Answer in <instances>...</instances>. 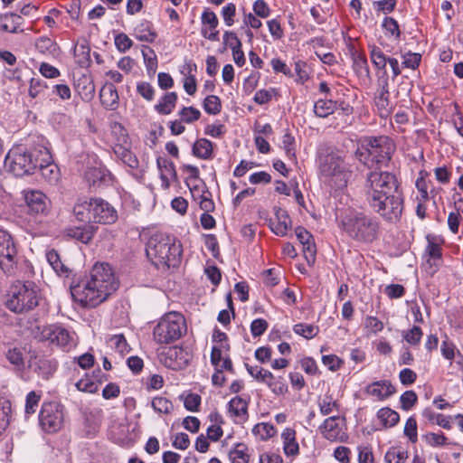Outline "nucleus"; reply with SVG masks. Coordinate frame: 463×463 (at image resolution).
<instances>
[{"label": "nucleus", "instance_id": "nucleus-1", "mask_svg": "<svg viewBox=\"0 0 463 463\" xmlns=\"http://www.w3.org/2000/svg\"><path fill=\"white\" fill-rule=\"evenodd\" d=\"M364 202L385 222L398 223L404 210V194L397 175L390 171L370 170L364 184Z\"/></svg>", "mask_w": 463, "mask_h": 463}, {"label": "nucleus", "instance_id": "nucleus-2", "mask_svg": "<svg viewBox=\"0 0 463 463\" xmlns=\"http://www.w3.org/2000/svg\"><path fill=\"white\" fill-rule=\"evenodd\" d=\"M70 288L75 302L83 307H96L117 290L118 282L109 264L97 263L89 277L74 279Z\"/></svg>", "mask_w": 463, "mask_h": 463}, {"label": "nucleus", "instance_id": "nucleus-3", "mask_svg": "<svg viewBox=\"0 0 463 463\" xmlns=\"http://www.w3.org/2000/svg\"><path fill=\"white\" fill-rule=\"evenodd\" d=\"M338 227L351 240L361 244H372L381 235V222L377 217L349 209L339 216Z\"/></svg>", "mask_w": 463, "mask_h": 463}, {"label": "nucleus", "instance_id": "nucleus-4", "mask_svg": "<svg viewBox=\"0 0 463 463\" xmlns=\"http://www.w3.org/2000/svg\"><path fill=\"white\" fill-rule=\"evenodd\" d=\"M317 163L319 178L326 184L335 190L347 186L353 171L337 150L329 146L320 148Z\"/></svg>", "mask_w": 463, "mask_h": 463}, {"label": "nucleus", "instance_id": "nucleus-5", "mask_svg": "<svg viewBox=\"0 0 463 463\" xmlns=\"http://www.w3.org/2000/svg\"><path fill=\"white\" fill-rule=\"evenodd\" d=\"M146 254L157 269L167 270L179 266L183 247L181 242L174 237L156 232L148 239L146 244Z\"/></svg>", "mask_w": 463, "mask_h": 463}, {"label": "nucleus", "instance_id": "nucleus-6", "mask_svg": "<svg viewBox=\"0 0 463 463\" xmlns=\"http://www.w3.org/2000/svg\"><path fill=\"white\" fill-rule=\"evenodd\" d=\"M78 222L84 223L113 224L118 215L116 208L102 198L78 200L72 209Z\"/></svg>", "mask_w": 463, "mask_h": 463}, {"label": "nucleus", "instance_id": "nucleus-7", "mask_svg": "<svg viewBox=\"0 0 463 463\" xmlns=\"http://www.w3.org/2000/svg\"><path fill=\"white\" fill-rule=\"evenodd\" d=\"M362 147L365 152L357 149L355 152L357 158L362 161L363 157L370 156L372 162L377 165L374 170H382L383 166H387L396 149L395 143L387 136L366 137L363 141Z\"/></svg>", "mask_w": 463, "mask_h": 463}, {"label": "nucleus", "instance_id": "nucleus-8", "mask_svg": "<svg viewBox=\"0 0 463 463\" xmlns=\"http://www.w3.org/2000/svg\"><path fill=\"white\" fill-rule=\"evenodd\" d=\"M40 300L37 286L32 282L17 283L11 288L6 307L16 314L33 310Z\"/></svg>", "mask_w": 463, "mask_h": 463}, {"label": "nucleus", "instance_id": "nucleus-9", "mask_svg": "<svg viewBox=\"0 0 463 463\" xmlns=\"http://www.w3.org/2000/svg\"><path fill=\"white\" fill-rule=\"evenodd\" d=\"M39 156V148L27 150L24 146H17L7 153L5 166L18 177L33 175L37 169Z\"/></svg>", "mask_w": 463, "mask_h": 463}, {"label": "nucleus", "instance_id": "nucleus-10", "mask_svg": "<svg viewBox=\"0 0 463 463\" xmlns=\"http://www.w3.org/2000/svg\"><path fill=\"white\" fill-rule=\"evenodd\" d=\"M184 316L178 312L165 314L155 326L154 339L159 344H170L178 340L186 332Z\"/></svg>", "mask_w": 463, "mask_h": 463}, {"label": "nucleus", "instance_id": "nucleus-11", "mask_svg": "<svg viewBox=\"0 0 463 463\" xmlns=\"http://www.w3.org/2000/svg\"><path fill=\"white\" fill-rule=\"evenodd\" d=\"M18 264V253L11 234L0 229V269L8 275L15 274Z\"/></svg>", "mask_w": 463, "mask_h": 463}, {"label": "nucleus", "instance_id": "nucleus-12", "mask_svg": "<svg viewBox=\"0 0 463 463\" xmlns=\"http://www.w3.org/2000/svg\"><path fill=\"white\" fill-rule=\"evenodd\" d=\"M63 406L57 402H43L39 413V422L43 431L53 434L63 424Z\"/></svg>", "mask_w": 463, "mask_h": 463}, {"label": "nucleus", "instance_id": "nucleus-13", "mask_svg": "<svg viewBox=\"0 0 463 463\" xmlns=\"http://www.w3.org/2000/svg\"><path fill=\"white\" fill-rule=\"evenodd\" d=\"M41 335L43 340L49 341L50 344L56 345L66 352L76 345L73 335L68 329L59 325L45 326Z\"/></svg>", "mask_w": 463, "mask_h": 463}, {"label": "nucleus", "instance_id": "nucleus-14", "mask_svg": "<svg viewBox=\"0 0 463 463\" xmlns=\"http://www.w3.org/2000/svg\"><path fill=\"white\" fill-rule=\"evenodd\" d=\"M40 156L37 162V169L41 172L42 176L50 184H56L60 178V169L53 163L49 149L41 145L39 146Z\"/></svg>", "mask_w": 463, "mask_h": 463}, {"label": "nucleus", "instance_id": "nucleus-15", "mask_svg": "<svg viewBox=\"0 0 463 463\" xmlns=\"http://www.w3.org/2000/svg\"><path fill=\"white\" fill-rule=\"evenodd\" d=\"M192 354L183 347L172 346L161 354L165 365L172 370H182L189 365Z\"/></svg>", "mask_w": 463, "mask_h": 463}, {"label": "nucleus", "instance_id": "nucleus-16", "mask_svg": "<svg viewBox=\"0 0 463 463\" xmlns=\"http://www.w3.org/2000/svg\"><path fill=\"white\" fill-rule=\"evenodd\" d=\"M24 200L28 207V213L31 215L46 216L51 209V201L39 190H30L25 192Z\"/></svg>", "mask_w": 463, "mask_h": 463}, {"label": "nucleus", "instance_id": "nucleus-17", "mask_svg": "<svg viewBox=\"0 0 463 463\" xmlns=\"http://www.w3.org/2000/svg\"><path fill=\"white\" fill-rule=\"evenodd\" d=\"M369 49L371 61L377 70L385 71L386 64L389 63L392 71V80L402 73V64L400 65L396 58L388 57L383 50L375 44L369 45Z\"/></svg>", "mask_w": 463, "mask_h": 463}, {"label": "nucleus", "instance_id": "nucleus-18", "mask_svg": "<svg viewBox=\"0 0 463 463\" xmlns=\"http://www.w3.org/2000/svg\"><path fill=\"white\" fill-rule=\"evenodd\" d=\"M428 244L425 249L426 269L429 273L433 274L442 263L441 244L433 236H427Z\"/></svg>", "mask_w": 463, "mask_h": 463}, {"label": "nucleus", "instance_id": "nucleus-19", "mask_svg": "<svg viewBox=\"0 0 463 463\" xmlns=\"http://www.w3.org/2000/svg\"><path fill=\"white\" fill-rule=\"evenodd\" d=\"M30 367L33 371L42 377L43 380H49L58 368V362L54 358H50L44 355L35 356L31 361Z\"/></svg>", "mask_w": 463, "mask_h": 463}, {"label": "nucleus", "instance_id": "nucleus-20", "mask_svg": "<svg viewBox=\"0 0 463 463\" xmlns=\"http://www.w3.org/2000/svg\"><path fill=\"white\" fill-rule=\"evenodd\" d=\"M396 392V388L389 380L375 381L365 387V393L384 401Z\"/></svg>", "mask_w": 463, "mask_h": 463}, {"label": "nucleus", "instance_id": "nucleus-21", "mask_svg": "<svg viewBox=\"0 0 463 463\" xmlns=\"http://www.w3.org/2000/svg\"><path fill=\"white\" fill-rule=\"evenodd\" d=\"M74 89L85 102H90L95 96V85L90 75L80 74L74 80Z\"/></svg>", "mask_w": 463, "mask_h": 463}, {"label": "nucleus", "instance_id": "nucleus-22", "mask_svg": "<svg viewBox=\"0 0 463 463\" xmlns=\"http://www.w3.org/2000/svg\"><path fill=\"white\" fill-rule=\"evenodd\" d=\"M202 24L208 25V29L201 30L202 35L213 42L219 41V31L216 30L219 21L214 12L205 9L202 14Z\"/></svg>", "mask_w": 463, "mask_h": 463}, {"label": "nucleus", "instance_id": "nucleus-23", "mask_svg": "<svg viewBox=\"0 0 463 463\" xmlns=\"http://www.w3.org/2000/svg\"><path fill=\"white\" fill-rule=\"evenodd\" d=\"M97 227L90 223H85L83 226H72L65 230V234L71 239H74L81 243H89L96 233Z\"/></svg>", "mask_w": 463, "mask_h": 463}, {"label": "nucleus", "instance_id": "nucleus-24", "mask_svg": "<svg viewBox=\"0 0 463 463\" xmlns=\"http://www.w3.org/2000/svg\"><path fill=\"white\" fill-rule=\"evenodd\" d=\"M276 221L270 220L269 228L278 236H285L291 228V220L286 210L277 208L275 211Z\"/></svg>", "mask_w": 463, "mask_h": 463}, {"label": "nucleus", "instance_id": "nucleus-25", "mask_svg": "<svg viewBox=\"0 0 463 463\" xmlns=\"http://www.w3.org/2000/svg\"><path fill=\"white\" fill-rule=\"evenodd\" d=\"M391 93L375 92L373 104L381 118L386 119L393 111V104L390 99Z\"/></svg>", "mask_w": 463, "mask_h": 463}, {"label": "nucleus", "instance_id": "nucleus-26", "mask_svg": "<svg viewBox=\"0 0 463 463\" xmlns=\"http://www.w3.org/2000/svg\"><path fill=\"white\" fill-rule=\"evenodd\" d=\"M134 36L140 42L153 43L157 33L151 21L143 20L134 28Z\"/></svg>", "mask_w": 463, "mask_h": 463}, {"label": "nucleus", "instance_id": "nucleus-27", "mask_svg": "<svg viewBox=\"0 0 463 463\" xmlns=\"http://www.w3.org/2000/svg\"><path fill=\"white\" fill-rule=\"evenodd\" d=\"M178 101V95L175 91L165 92L154 106L155 110L160 115L171 114Z\"/></svg>", "mask_w": 463, "mask_h": 463}, {"label": "nucleus", "instance_id": "nucleus-28", "mask_svg": "<svg viewBox=\"0 0 463 463\" xmlns=\"http://www.w3.org/2000/svg\"><path fill=\"white\" fill-rule=\"evenodd\" d=\"M75 62L81 68H88L90 63V47L87 40L78 42L73 50Z\"/></svg>", "mask_w": 463, "mask_h": 463}, {"label": "nucleus", "instance_id": "nucleus-29", "mask_svg": "<svg viewBox=\"0 0 463 463\" xmlns=\"http://www.w3.org/2000/svg\"><path fill=\"white\" fill-rule=\"evenodd\" d=\"M0 20L5 21L0 24V29L2 31L12 33L23 32V29L19 30L20 26L24 23L21 15L14 13L1 14Z\"/></svg>", "mask_w": 463, "mask_h": 463}, {"label": "nucleus", "instance_id": "nucleus-30", "mask_svg": "<svg viewBox=\"0 0 463 463\" xmlns=\"http://www.w3.org/2000/svg\"><path fill=\"white\" fill-rule=\"evenodd\" d=\"M102 105L109 109H114L118 104V94L113 83H106L99 91Z\"/></svg>", "mask_w": 463, "mask_h": 463}, {"label": "nucleus", "instance_id": "nucleus-31", "mask_svg": "<svg viewBox=\"0 0 463 463\" xmlns=\"http://www.w3.org/2000/svg\"><path fill=\"white\" fill-rule=\"evenodd\" d=\"M353 69L356 76L364 83L371 81V72L364 52L352 58Z\"/></svg>", "mask_w": 463, "mask_h": 463}, {"label": "nucleus", "instance_id": "nucleus-32", "mask_svg": "<svg viewBox=\"0 0 463 463\" xmlns=\"http://www.w3.org/2000/svg\"><path fill=\"white\" fill-rule=\"evenodd\" d=\"M193 155L200 159H212L213 156V143L207 138L197 139L192 147Z\"/></svg>", "mask_w": 463, "mask_h": 463}, {"label": "nucleus", "instance_id": "nucleus-33", "mask_svg": "<svg viewBox=\"0 0 463 463\" xmlns=\"http://www.w3.org/2000/svg\"><path fill=\"white\" fill-rule=\"evenodd\" d=\"M338 100L320 99L314 104V113L318 118H326L337 109Z\"/></svg>", "mask_w": 463, "mask_h": 463}, {"label": "nucleus", "instance_id": "nucleus-34", "mask_svg": "<svg viewBox=\"0 0 463 463\" xmlns=\"http://www.w3.org/2000/svg\"><path fill=\"white\" fill-rule=\"evenodd\" d=\"M113 151L117 157L130 168L136 169L138 167V160L129 149L122 145H116L113 147Z\"/></svg>", "mask_w": 463, "mask_h": 463}, {"label": "nucleus", "instance_id": "nucleus-35", "mask_svg": "<svg viewBox=\"0 0 463 463\" xmlns=\"http://www.w3.org/2000/svg\"><path fill=\"white\" fill-rule=\"evenodd\" d=\"M46 259L56 273L69 277L71 270L61 262L60 255L55 250H48Z\"/></svg>", "mask_w": 463, "mask_h": 463}, {"label": "nucleus", "instance_id": "nucleus-36", "mask_svg": "<svg viewBox=\"0 0 463 463\" xmlns=\"http://www.w3.org/2000/svg\"><path fill=\"white\" fill-rule=\"evenodd\" d=\"M141 52L147 73L154 74L157 69V57L155 51L147 45H143Z\"/></svg>", "mask_w": 463, "mask_h": 463}, {"label": "nucleus", "instance_id": "nucleus-37", "mask_svg": "<svg viewBox=\"0 0 463 463\" xmlns=\"http://www.w3.org/2000/svg\"><path fill=\"white\" fill-rule=\"evenodd\" d=\"M156 165L160 175H169L174 182H178L177 173L174 162L166 157L159 156Z\"/></svg>", "mask_w": 463, "mask_h": 463}, {"label": "nucleus", "instance_id": "nucleus-38", "mask_svg": "<svg viewBox=\"0 0 463 463\" xmlns=\"http://www.w3.org/2000/svg\"><path fill=\"white\" fill-rule=\"evenodd\" d=\"M377 417L381 420L383 426L385 428L394 426L400 420L399 414L390 408H383L379 410L377 412Z\"/></svg>", "mask_w": 463, "mask_h": 463}, {"label": "nucleus", "instance_id": "nucleus-39", "mask_svg": "<svg viewBox=\"0 0 463 463\" xmlns=\"http://www.w3.org/2000/svg\"><path fill=\"white\" fill-rule=\"evenodd\" d=\"M382 27L386 36L400 40L402 33L398 22L393 17L385 16L383 20Z\"/></svg>", "mask_w": 463, "mask_h": 463}, {"label": "nucleus", "instance_id": "nucleus-40", "mask_svg": "<svg viewBox=\"0 0 463 463\" xmlns=\"http://www.w3.org/2000/svg\"><path fill=\"white\" fill-rule=\"evenodd\" d=\"M35 48L43 54H54L59 49L57 43L46 36H41L36 40Z\"/></svg>", "mask_w": 463, "mask_h": 463}, {"label": "nucleus", "instance_id": "nucleus-41", "mask_svg": "<svg viewBox=\"0 0 463 463\" xmlns=\"http://www.w3.org/2000/svg\"><path fill=\"white\" fill-rule=\"evenodd\" d=\"M293 331L306 339H312L318 334L319 327L313 324L299 323L293 326Z\"/></svg>", "mask_w": 463, "mask_h": 463}, {"label": "nucleus", "instance_id": "nucleus-42", "mask_svg": "<svg viewBox=\"0 0 463 463\" xmlns=\"http://www.w3.org/2000/svg\"><path fill=\"white\" fill-rule=\"evenodd\" d=\"M457 423L460 428V430L463 431V415L458 414L454 418L450 416H445L441 413L439 414L438 419L436 420L435 425L440 426L443 429L449 430L452 427V424Z\"/></svg>", "mask_w": 463, "mask_h": 463}, {"label": "nucleus", "instance_id": "nucleus-43", "mask_svg": "<svg viewBox=\"0 0 463 463\" xmlns=\"http://www.w3.org/2000/svg\"><path fill=\"white\" fill-rule=\"evenodd\" d=\"M204 111L209 115H217L222 110L221 99L215 95H208L203 103Z\"/></svg>", "mask_w": 463, "mask_h": 463}, {"label": "nucleus", "instance_id": "nucleus-44", "mask_svg": "<svg viewBox=\"0 0 463 463\" xmlns=\"http://www.w3.org/2000/svg\"><path fill=\"white\" fill-rule=\"evenodd\" d=\"M185 184L194 200H197L199 197L205 196V194L212 195L207 189L205 183L202 179L199 181H185Z\"/></svg>", "mask_w": 463, "mask_h": 463}, {"label": "nucleus", "instance_id": "nucleus-45", "mask_svg": "<svg viewBox=\"0 0 463 463\" xmlns=\"http://www.w3.org/2000/svg\"><path fill=\"white\" fill-rule=\"evenodd\" d=\"M181 121L186 124H193L201 118V112L194 107H183L178 111Z\"/></svg>", "mask_w": 463, "mask_h": 463}, {"label": "nucleus", "instance_id": "nucleus-46", "mask_svg": "<svg viewBox=\"0 0 463 463\" xmlns=\"http://www.w3.org/2000/svg\"><path fill=\"white\" fill-rule=\"evenodd\" d=\"M282 145L285 150L286 156L290 160L296 159V141L295 137L290 134L289 130L287 129L282 137Z\"/></svg>", "mask_w": 463, "mask_h": 463}, {"label": "nucleus", "instance_id": "nucleus-47", "mask_svg": "<svg viewBox=\"0 0 463 463\" xmlns=\"http://www.w3.org/2000/svg\"><path fill=\"white\" fill-rule=\"evenodd\" d=\"M5 358L10 364L14 365L17 370L21 371L24 368V354L19 348L14 347L7 350L5 353Z\"/></svg>", "mask_w": 463, "mask_h": 463}, {"label": "nucleus", "instance_id": "nucleus-48", "mask_svg": "<svg viewBox=\"0 0 463 463\" xmlns=\"http://www.w3.org/2000/svg\"><path fill=\"white\" fill-rule=\"evenodd\" d=\"M75 386L79 391L89 393H95L99 390L97 383L92 380L89 373H85L84 377L79 380Z\"/></svg>", "mask_w": 463, "mask_h": 463}, {"label": "nucleus", "instance_id": "nucleus-49", "mask_svg": "<svg viewBox=\"0 0 463 463\" xmlns=\"http://www.w3.org/2000/svg\"><path fill=\"white\" fill-rule=\"evenodd\" d=\"M109 345L111 348H114L117 352L121 354L129 351V346L125 336L122 334L114 335L108 340Z\"/></svg>", "mask_w": 463, "mask_h": 463}, {"label": "nucleus", "instance_id": "nucleus-50", "mask_svg": "<svg viewBox=\"0 0 463 463\" xmlns=\"http://www.w3.org/2000/svg\"><path fill=\"white\" fill-rule=\"evenodd\" d=\"M208 418L211 421V425L207 428V434H223V430L222 429L223 420L222 415L218 411H212Z\"/></svg>", "mask_w": 463, "mask_h": 463}, {"label": "nucleus", "instance_id": "nucleus-51", "mask_svg": "<svg viewBox=\"0 0 463 463\" xmlns=\"http://www.w3.org/2000/svg\"><path fill=\"white\" fill-rule=\"evenodd\" d=\"M229 411L234 416H242L247 412V402L239 396L232 398L229 403Z\"/></svg>", "mask_w": 463, "mask_h": 463}, {"label": "nucleus", "instance_id": "nucleus-52", "mask_svg": "<svg viewBox=\"0 0 463 463\" xmlns=\"http://www.w3.org/2000/svg\"><path fill=\"white\" fill-rule=\"evenodd\" d=\"M402 68L416 70L421 61V55L417 52H408L407 53L402 54Z\"/></svg>", "mask_w": 463, "mask_h": 463}, {"label": "nucleus", "instance_id": "nucleus-53", "mask_svg": "<svg viewBox=\"0 0 463 463\" xmlns=\"http://www.w3.org/2000/svg\"><path fill=\"white\" fill-rule=\"evenodd\" d=\"M107 173L102 168H90L85 172L88 182L95 185L98 182H106Z\"/></svg>", "mask_w": 463, "mask_h": 463}, {"label": "nucleus", "instance_id": "nucleus-54", "mask_svg": "<svg viewBox=\"0 0 463 463\" xmlns=\"http://www.w3.org/2000/svg\"><path fill=\"white\" fill-rule=\"evenodd\" d=\"M114 43L118 51L121 53L127 52L133 45V41L124 33L115 35Z\"/></svg>", "mask_w": 463, "mask_h": 463}, {"label": "nucleus", "instance_id": "nucleus-55", "mask_svg": "<svg viewBox=\"0 0 463 463\" xmlns=\"http://www.w3.org/2000/svg\"><path fill=\"white\" fill-rule=\"evenodd\" d=\"M418 396L414 391H406L400 397L401 408L403 411H410L417 402Z\"/></svg>", "mask_w": 463, "mask_h": 463}, {"label": "nucleus", "instance_id": "nucleus-56", "mask_svg": "<svg viewBox=\"0 0 463 463\" xmlns=\"http://www.w3.org/2000/svg\"><path fill=\"white\" fill-rule=\"evenodd\" d=\"M153 409L159 413H169L173 409V403L165 397H156L152 400Z\"/></svg>", "mask_w": 463, "mask_h": 463}, {"label": "nucleus", "instance_id": "nucleus-57", "mask_svg": "<svg viewBox=\"0 0 463 463\" xmlns=\"http://www.w3.org/2000/svg\"><path fill=\"white\" fill-rule=\"evenodd\" d=\"M47 89V84L40 78H32L29 86V96L33 99L37 98Z\"/></svg>", "mask_w": 463, "mask_h": 463}, {"label": "nucleus", "instance_id": "nucleus-58", "mask_svg": "<svg viewBox=\"0 0 463 463\" xmlns=\"http://www.w3.org/2000/svg\"><path fill=\"white\" fill-rule=\"evenodd\" d=\"M246 448L243 444H237L234 450L231 451L230 457L232 463H248L249 455L245 452Z\"/></svg>", "mask_w": 463, "mask_h": 463}, {"label": "nucleus", "instance_id": "nucleus-59", "mask_svg": "<svg viewBox=\"0 0 463 463\" xmlns=\"http://www.w3.org/2000/svg\"><path fill=\"white\" fill-rule=\"evenodd\" d=\"M137 93L146 101H152L155 97L154 87L146 81H140L137 84Z\"/></svg>", "mask_w": 463, "mask_h": 463}, {"label": "nucleus", "instance_id": "nucleus-60", "mask_svg": "<svg viewBox=\"0 0 463 463\" xmlns=\"http://www.w3.org/2000/svg\"><path fill=\"white\" fill-rule=\"evenodd\" d=\"M11 406L7 402H0V434L5 431L10 422Z\"/></svg>", "mask_w": 463, "mask_h": 463}, {"label": "nucleus", "instance_id": "nucleus-61", "mask_svg": "<svg viewBox=\"0 0 463 463\" xmlns=\"http://www.w3.org/2000/svg\"><path fill=\"white\" fill-rule=\"evenodd\" d=\"M402 335L407 343L411 345H417L422 337V330L420 326H414L409 331L403 332Z\"/></svg>", "mask_w": 463, "mask_h": 463}, {"label": "nucleus", "instance_id": "nucleus-62", "mask_svg": "<svg viewBox=\"0 0 463 463\" xmlns=\"http://www.w3.org/2000/svg\"><path fill=\"white\" fill-rule=\"evenodd\" d=\"M41 396L37 394L34 391L30 392L26 395L25 400V414L31 415L36 411L40 402Z\"/></svg>", "mask_w": 463, "mask_h": 463}, {"label": "nucleus", "instance_id": "nucleus-63", "mask_svg": "<svg viewBox=\"0 0 463 463\" xmlns=\"http://www.w3.org/2000/svg\"><path fill=\"white\" fill-rule=\"evenodd\" d=\"M268 386L276 395H283L288 390L286 381L282 376H279L273 381H269Z\"/></svg>", "mask_w": 463, "mask_h": 463}, {"label": "nucleus", "instance_id": "nucleus-64", "mask_svg": "<svg viewBox=\"0 0 463 463\" xmlns=\"http://www.w3.org/2000/svg\"><path fill=\"white\" fill-rule=\"evenodd\" d=\"M224 49L229 47L232 51L241 48V42L237 34L231 31H226L223 33Z\"/></svg>", "mask_w": 463, "mask_h": 463}]
</instances>
